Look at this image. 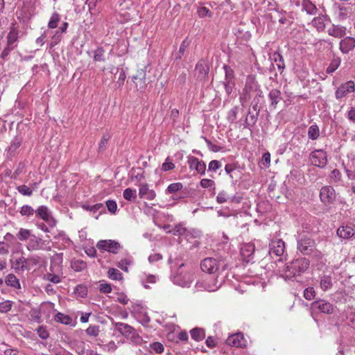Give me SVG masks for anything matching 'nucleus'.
Returning <instances> with one entry per match:
<instances>
[{
	"instance_id": "nucleus-1",
	"label": "nucleus",
	"mask_w": 355,
	"mask_h": 355,
	"mask_svg": "<svg viewBox=\"0 0 355 355\" xmlns=\"http://www.w3.org/2000/svg\"><path fill=\"white\" fill-rule=\"evenodd\" d=\"M309 266V261L306 258H299L285 266V272L287 277L297 276L306 271Z\"/></svg>"
},
{
	"instance_id": "nucleus-2",
	"label": "nucleus",
	"mask_w": 355,
	"mask_h": 355,
	"mask_svg": "<svg viewBox=\"0 0 355 355\" xmlns=\"http://www.w3.org/2000/svg\"><path fill=\"white\" fill-rule=\"evenodd\" d=\"M96 248L101 252L116 254L122 248V245L115 240H101L96 244Z\"/></svg>"
},
{
	"instance_id": "nucleus-3",
	"label": "nucleus",
	"mask_w": 355,
	"mask_h": 355,
	"mask_svg": "<svg viewBox=\"0 0 355 355\" xmlns=\"http://www.w3.org/2000/svg\"><path fill=\"white\" fill-rule=\"evenodd\" d=\"M320 199L322 203L326 206L334 204L336 200L335 189L330 186L321 187L320 190Z\"/></svg>"
},
{
	"instance_id": "nucleus-4",
	"label": "nucleus",
	"mask_w": 355,
	"mask_h": 355,
	"mask_svg": "<svg viewBox=\"0 0 355 355\" xmlns=\"http://www.w3.org/2000/svg\"><path fill=\"white\" fill-rule=\"evenodd\" d=\"M309 160L311 164L317 167H324L327 164V154L323 150H315L311 153Z\"/></svg>"
},
{
	"instance_id": "nucleus-5",
	"label": "nucleus",
	"mask_w": 355,
	"mask_h": 355,
	"mask_svg": "<svg viewBox=\"0 0 355 355\" xmlns=\"http://www.w3.org/2000/svg\"><path fill=\"white\" fill-rule=\"evenodd\" d=\"M315 248V240L309 236H304L297 241V250L304 254H311Z\"/></svg>"
},
{
	"instance_id": "nucleus-6",
	"label": "nucleus",
	"mask_w": 355,
	"mask_h": 355,
	"mask_svg": "<svg viewBox=\"0 0 355 355\" xmlns=\"http://www.w3.org/2000/svg\"><path fill=\"white\" fill-rule=\"evenodd\" d=\"M187 164H189L191 170H195L197 173L201 175H205L206 171V164L196 157L190 155L187 157Z\"/></svg>"
},
{
	"instance_id": "nucleus-7",
	"label": "nucleus",
	"mask_w": 355,
	"mask_h": 355,
	"mask_svg": "<svg viewBox=\"0 0 355 355\" xmlns=\"http://www.w3.org/2000/svg\"><path fill=\"white\" fill-rule=\"evenodd\" d=\"M311 307H312L315 311L329 315L331 314L334 310L332 304L324 300H319L314 302L311 304Z\"/></svg>"
},
{
	"instance_id": "nucleus-8",
	"label": "nucleus",
	"mask_w": 355,
	"mask_h": 355,
	"mask_svg": "<svg viewBox=\"0 0 355 355\" xmlns=\"http://www.w3.org/2000/svg\"><path fill=\"white\" fill-rule=\"evenodd\" d=\"M355 234V225L352 223L341 225L337 230V235L342 239L349 240Z\"/></svg>"
},
{
	"instance_id": "nucleus-9",
	"label": "nucleus",
	"mask_w": 355,
	"mask_h": 355,
	"mask_svg": "<svg viewBox=\"0 0 355 355\" xmlns=\"http://www.w3.org/2000/svg\"><path fill=\"white\" fill-rule=\"evenodd\" d=\"M355 85L353 80H349L342 84L336 92V97L337 99L342 98L347 94L354 92Z\"/></svg>"
},
{
	"instance_id": "nucleus-10",
	"label": "nucleus",
	"mask_w": 355,
	"mask_h": 355,
	"mask_svg": "<svg viewBox=\"0 0 355 355\" xmlns=\"http://www.w3.org/2000/svg\"><path fill=\"white\" fill-rule=\"evenodd\" d=\"M201 269L205 272L214 273L218 269L217 261L214 258H205L200 264Z\"/></svg>"
},
{
	"instance_id": "nucleus-11",
	"label": "nucleus",
	"mask_w": 355,
	"mask_h": 355,
	"mask_svg": "<svg viewBox=\"0 0 355 355\" xmlns=\"http://www.w3.org/2000/svg\"><path fill=\"white\" fill-rule=\"evenodd\" d=\"M36 215L46 221L49 226L54 227L56 224L55 220L51 216L46 207L41 206L36 210Z\"/></svg>"
},
{
	"instance_id": "nucleus-12",
	"label": "nucleus",
	"mask_w": 355,
	"mask_h": 355,
	"mask_svg": "<svg viewBox=\"0 0 355 355\" xmlns=\"http://www.w3.org/2000/svg\"><path fill=\"white\" fill-rule=\"evenodd\" d=\"M227 343L235 347H245L246 346V340L241 333H238L229 336L227 339Z\"/></svg>"
},
{
	"instance_id": "nucleus-13",
	"label": "nucleus",
	"mask_w": 355,
	"mask_h": 355,
	"mask_svg": "<svg viewBox=\"0 0 355 355\" xmlns=\"http://www.w3.org/2000/svg\"><path fill=\"white\" fill-rule=\"evenodd\" d=\"M171 232L173 235L184 236L185 239L189 241L192 238L196 239L199 236V234L197 232L193 231L192 232L191 230H187L180 225L173 228Z\"/></svg>"
},
{
	"instance_id": "nucleus-14",
	"label": "nucleus",
	"mask_w": 355,
	"mask_h": 355,
	"mask_svg": "<svg viewBox=\"0 0 355 355\" xmlns=\"http://www.w3.org/2000/svg\"><path fill=\"white\" fill-rule=\"evenodd\" d=\"M284 252V242L282 239L272 240L270 243V254L280 257Z\"/></svg>"
},
{
	"instance_id": "nucleus-15",
	"label": "nucleus",
	"mask_w": 355,
	"mask_h": 355,
	"mask_svg": "<svg viewBox=\"0 0 355 355\" xmlns=\"http://www.w3.org/2000/svg\"><path fill=\"white\" fill-rule=\"evenodd\" d=\"M200 286L202 287L204 290L207 292H215L219 288L218 280L214 277H209L206 278L200 284Z\"/></svg>"
},
{
	"instance_id": "nucleus-16",
	"label": "nucleus",
	"mask_w": 355,
	"mask_h": 355,
	"mask_svg": "<svg viewBox=\"0 0 355 355\" xmlns=\"http://www.w3.org/2000/svg\"><path fill=\"white\" fill-rule=\"evenodd\" d=\"M154 190L150 189L147 184H141L139 187V196L141 199L154 200L156 198Z\"/></svg>"
},
{
	"instance_id": "nucleus-17",
	"label": "nucleus",
	"mask_w": 355,
	"mask_h": 355,
	"mask_svg": "<svg viewBox=\"0 0 355 355\" xmlns=\"http://www.w3.org/2000/svg\"><path fill=\"white\" fill-rule=\"evenodd\" d=\"M209 71L207 63L204 60L198 61L196 65L195 73L198 80H204Z\"/></svg>"
},
{
	"instance_id": "nucleus-18",
	"label": "nucleus",
	"mask_w": 355,
	"mask_h": 355,
	"mask_svg": "<svg viewBox=\"0 0 355 355\" xmlns=\"http://www.w3.org/2000/svg\"><path fill=\"white\" fill-rule=\"evenodd\" d=\"M24 241L26 242V245L29 250H34L38 246L37 239L31 234L30 230L24 229Z\"/></svg>"
},
{
	"instance_id": "nucleus-19",
	"label": "nucleus",
	"mask_w": 355,
	"mask_h": 355,
	"mask_svg": "<svg viewBox=\"0 0 355 355\" xmlns=\"http://www.w3.org/2000/svg\"><path fill=\"white\" fill-rule=\"evenodd\" d=\"M355 47V39L352 37H347L340 42V49L343 53H348Z\"/></svg>"
},
{
	"instance_id": "nucleus-20",
	"label": "nucleus",
	"mask_w": 355,
	"mask_h": 355,
	"mask_svg": "<svg viewBox=\"0 0 355 355\" xmlns=\"http://www.w3.org/2000/svg\"><path fill=\"white\" fill-rule=\"evenodd\" d=\"M194 279L193 272H187L184 275L181 273L177 277V282L182 287H187L191 285Z\"/></svg>"
},
{
	"instance_id": "nucleus-21",
	"label": "nucleus",
	"mask_w": 355,
	"mask_h": 355,
	"mask_svg": "<svg viewBox=\"0 0 355 355\" xmlns=\"http://www.w3.org/2000/svg\"><path fill=\"white\" fill-rule=\"evenodd\" d=\"M268 98L270 101V110H274L276 108L277 104L282 99V93L279 90L272 89L268 94Z\"/></svg>"
},
{
	"instance_id": "nucleus-22",
	"label": "nucleus",
	"mask_w": 355,
	"mask_h": 355,
	"mask_svg": "<svg viewBox=\"0 0 355 355\" xmlns=\"http://www.w3.org/2000/svg\"><path fill=\"white\" fill-rule=\"evenodd\" d=\"M114 326L116 330L126 338L133 334L134 332L135 331L134 327H131L129 324H124L122 322H116L115 323Z\"/></svg>"
},
{
	"instance_id": "nucleus-23",
	"label": "nucleus",
	"mask_w": 355,
	"mask_h": 355,
	"mask_svg": "<svg viewBox=\"0 0 355 355\" xmlns=\"http://www.w3.org/2000/svg\"><path fill=\"white\" fill-rule=\"evenodd\" d=\"M345 30L343 26L332 25L328 28V34L336 38H342L345 35Z\"/></svg>"
},
{
	"instance_id": "nucleus-24",
	"label": "nucleus",
	"mask_w": 355,
	"mask_h": 355,
	"mask_svg": "<svg viewBox=\"0 0 355 355\" xmlns=\"http://www.w3.org/2000/svg\"><path fill=\"white\" fill-rule=\"evenodd\" d=\"M254 252V246L251 243L242 244L240 252L244 259H248Z\"/></svg>"
},
{
	"instance_id": "nucleus-25",
	"label": "nucleus",
	"mask_w": 355,
	"mask_h": 355,
	"mask_svg": "<svg viewBox=\"0 0 355 355\" xmlns=\"http://www.w3.org/2000/svg\"><path fill=\"white\" fill-rule=\"evenodd\" d=\"M191 336L195 341L202 340L205 337V331L202 328L195 327L190 331Z\"/></svg>"
},
{
	"instance_id": "nucleus-26",
	"label": "nucleus",
	"mask_w": 355,
	"mask_h": 355,
	"mask_svg": "<svg viewBox=\"0 0 355 355\" xmlns=\"http://www.w3.org/2000/svg\"><path fill=\"white\" fill-rule=\"evenodd\" d=\"M325 16L315 17L312 21V25L314 28H317L318 31H322L325 28Z\"/></svg>"
},
{
	"instance_id": "nucleus-27",
	"label": "nucleus",
	"mask_w": 355,
	"mask_h": 355,
	"mask_svg": "<svg viewBox=\"0 0 355 355\" xmlns=\"http://www.w3.org/2000/svg\"><path fill=\"white\" fill-rule=\"evenodd\" d=\"M273 60L276 63L277 69L279 71H282L285 69L284 60L282 55L279 52H275L273 53Z\"/></svg>"
},
{
	"instance_id": "nucleus-28",
	"label": "nucleus",
	"mask_w": 355,
	"mask_h": 355,
	"mask_svg": "<svg viewBox=\"0 0 355 355\" xmlns=\"http://www.w3.org/2000/svg\"><path fill=\"white\" fill-rule=\"evenodd\" d=\"M5 283L14 288H20L19 280L17 279L13 274H9L7 277H6Z\"/></svg>"
},
{
	"instance_id": "nucleus-29",
	"label": "nucleus",
	"mask_w": 355,
	"mask_h": 355,
	"mask_svg": "<svg viewBox=\"0 0 355 355\" xmlns=\"http://www.w3.org/2000/svg\"><path fill=\"white\" fill-rule=\"evenodd\" d=\"M108 277L110 279L114 281H121L123 279V274L116 268H112L108 270Z\"/></svg>"
},
{
	"instance_id": "nucleus-30",
	"label": "nucleus",
	"mask_w": 355,
	"mask_h": 355,
	"mask_svg": "<svg viewBox=\"0 0 355 355\" xmlns=\"http://www.w3.org/2000/svg\"><path fill=\"white\" fill-rule=\"evenodd\" d=\"M123 196L125 200H127L128 201H132V200H136L137 199L136 189H133L130 187L126 188L123 191Z\"/></svg>"
},
{
	"instance_id": "nucleus-31",
	"label": "nucleus",
	"mask_w": 355,
	"mask_h": 355,
	"mask_svg": "<svg viewBox=\"0 0 355 355\" xmlns=\"http://www.w3.org/2000/svg\"><path fill=\"white\" fill-rule=\"evenodd\" d=\"M55 320L61 324H70L72 321V319L68 315H64V314L58 313L55 316Z\"/></svg>"
},
{
	"instance_id": "nucleus-32",
	"label": "nucleus",
	"mask_w": 355,
	"mask_h": 355,
	"mask_svg": "<svg viewBox=\"0 0 355 355\" xmlns=\"http://www.w3.org/2000/svg\"><path fill=\"white\" fill-rule=\"evenodd\" d=\"M320 285L321 289L323 290L324 291H326L328 289H329L332 286L331 277L329 276L322 277L320 279Z\"/></svg>"
},
{
	"instance_id": "nucleus-33",
	"label": "nucleus",
	"mask_w": 355,
	"mask_h": 355,
	"mask_svg": "<svg viewBox=\"0 0 355 355\" xmlns=\"http://www.w3.org/2000/svg\"><path fill=\"white\" fill-rule=\"evenodd\" d=\"M308 137L310 139L315 140L319 137V128L314 124L310 125L308 130Z\"/></svg>"
},
{
	"instance_id": "nucleus-34",
	"label": "nucleus",
	"mask_w": 355,
	"mask_h": 355,
	"mask_svg": "<svg viewBox=\"0 0 355 355\" xmlns=\"http://www.w3.org/2000/svg\"><path fill=\"white\" fill-rule=\"evenodd\" d=\"M60 19V17L57 12H54L53 14H52L48 22V28H56Z\"/></svg>"
},
{
	"instance_id": "nucleus-35",
	"label": "nucleus",
	"mask_w": 355,
	"mask_h": 355,
	"mask_svg": "<svg viewBox=\"0 0 355 355\" xmlns=\"http://www.w3.org/2000/svg\"><path fill=\"white\" fill-rule=\"evenodd\" d=\"M303 8L306 13L309 15H315L317 12V8L309 1H304Z\"/></svg>"
},
{
	"instance_id": "nucleus-36",
	"label": "nucleus",
	"mask_w": 355,
	"mask_h": 355,
	"mask_svg": "<svg viewBox=\"0 0 355 355\" xmlns=\"http://www.w3.org/2000/svg\"><path fill=\"white\" fill-rule=\"evenodd\" d=\"M132 263V261H131V258L126 257L123 259H121V261H119L117 263V266L121 268L124 272L128 271V266Z\"/></svg>"
},
{
	"instance_id": "nucleus-37",
	"label": "nucleus",
	"mask_w": 355,
	"mask_h": 355,
	"mask_svg": "<svg viewBox=\"0 0 355 355\" xmlns=\"http://www.w3.org/2000/svg\"><path fill=\"white\" fill-rule=\"evenodd\" d=\"M99 326H96V324H91L86 329V334L89 336H98L100 333Z\"/></svg>"
},
{
	"instance_id": "nucleus-38",
	"label": "nucleus",
	"mask_w": 355,
	"mask_h": 355,
	"mask_svg": "<svg viewBox=\"0 0 355 355\" xmlns=\"http://www.w3.org/2000/svg\"><path fill=\"white\" fill-rule=\"evenodd\" d=\"M44 279L53 284H58L60 282L59 275L53 272H47L45 274Z\"/></svg>"
},
{
	"instance_id": "nucleus-39",
	"label": "nucleus",
	"mask_w": 355,
	"mask_h": 355,
	"mask_svg": "<svg viewBox=\"0 0 355 355\" xmlns=\"http://www.w3.org/2000/svg\"><path fill=\"white\" fill-rule=\"evenodd\" d=\"M182 188H183V185L181 182H175V183L171 184L167 187L166 191L168 193L171 194V193H174L177 191H180Z\"/></svg>"
},
{
	"instance_id": "nucleus-40",
	"label": "nucleus",
	"mask_w": 355,
	"mask_h": 355,
	"mask_svg": "<svg viewBox=\"0 0 355 355\" xmlns=\"http://www.w3.org/2000/svg\"><path fill=\"white\" fill-rule=\"evenodd\" d=\"M17 38V31H16L15 27H12L8 35V45L11 46Z\"/></svg>"
},
{
	"instance_id": "nucleus-41",
	"label": "nucleus",
	"mask_w": 355,
	"mask_h": 355,
	"mask_svg": "<svg viewBox=\"0 0 355 355\" xmlns=\"http://www.w3.org/2000/svg\"><path fill=\"white\" fill-rule=\"evenodd\" d=\"M200 186L202 188H213L215 189V182L211 179L202 178L200 181Z\"/></svg>"
},
{
	"instance_id": "nucleus-42",
	"label": "nucleus",
	"mask_w": 355,
	"mask_h": 355,
	"mask_svg": "<svg viewBox=\"0 0 355 355\" xmlns=\"http://www.w3.org/2000/svg\"><path fill=\"white\" fill-rule=\"evenodd\" d=\"M304 296L307 300H312L315 297V291L313 287H308L304 290Z\"/></svg>"
},
{
	"instance_id": "nucleus-43",
	"label": "nucleus",
	"mask_w": 355,
	"mask_h": 355,
	"mask_svg": "<svg viewBox=\"0 0 355 355\" xmlns=\"http://www.w3.org/2000/svg\"><path fill=\"white\" fill-rule=\"evenodd\" d=\"M104 49L102 48H98L94 51V60L95 61H104Z\"/></svg>"
},
{
	"instance_id": "nucleus-44",
	"label": "nucleus",
	"mask_w": 355,
	"mask_h": 355,
	"mask_svg": "<svg viewBox=\"0 0 355 355\" xmlns=\"http://www.w3.org/2000/svg\"><path fill=\"white\" fill-rule=\"evenodd\" d=\"M109 139H110L109 135H103L102 136L101 141L98 144L99 151H103L105 149L107 142L109 141Z\"/></svg>"
},
{
	"instance_id": "nucleus-45",
	"label": "nucleus",
	"mask_w": 355,
	"mask_h": 355,
	"mask_svg": "<svg viewBox=\"0 0 355 355\" xmlns=\"http://www.w3.org/2000/svg\"><path fill=\"white\" fill-rule=\"evenodd\" d=\"M228 195L225 191H220L216 196V201L219 204L226 202L228 200Z\"/></svg>"
},
{
	"instance_id": "nucleus-46",
	"label": "nucleus",
	"mask_w": 355,
	"mask_h": 355,
	"mask_svg": "<svg viewBox=\"0 0 355 355\" xmlns=\"http://www.w3.org/2000/svg\"><path fill=\"white\" fill-rule=\"evenodd\" d=\"M146 71L144 69H138L135 76H133L134 80H139V81H145L146 80Z\"/></svg>"
},
{
	"instance_id": "nucleus-47",
	"label": "nucleus",
	"mask_w": 355,
	"mask_h": 355,
	"mask_svg": "<svg viewBox=\"0 0 355 355\" xmlns=\"http://www.w3.org/2000/svg\"><path fill=\"white\" fill-rule=\"evenodd\" d=\"M175 168V165L170 161L169 157H167L165 162L162 165V170L163 171H168L173 170Z\"/></svg>"
},
{
	"instance_id": "nucleus-48",
	"label": "nucleus",
	"mask_w": 355,
	"mask_h": 355,
	"mask_svg": "<svg viewBox=\"0 0 355 355\" xmlns=\"http://www.w3.org/2000/svg\"><path fill=\"white\" fill-rule=\"evenodd\" d=\"M340 62V60H333L329 66L327 67V72L330 73L333 71H335L338 68Z\"/></svg>"
},
{
	"instance_id": "nucleus-49",
	"label": "nucleus",
	"mask_w": 355,
	"mask_h": 355,
	"mask_svg": "<svg viewBox=\"0 0 355 355\" xmlns=\"http://www.w3.org/2000/svg\"><path fill=\"white\" fill-rule=\"evenodd\" d=\"M99 290L102 293H111L112 288L109 283H101L99 286Z\"/></svg>"
},
{
	"instance_id": "nucleus-50",
	"label": "nucleus",
	"mask_w": 355,
	"mask_h": 355,
	"mask_svg": "<svg viewBox=\"0 0 355 355\" xmlns=\"http://www.w3.org/2000/svg\"><path fill=\"white\" fill-rule=\"evenodd\" d=\"M151 349L157 354H161L164 351V346L159 342H155L150 344Z\"/></svg>"
},
{
	"instance_id": "nucleus-51",
	"label": "nucleus",
	"mask_w": 355,
	"mask_h": 355,
	"mask_svg": "<svg viewBox=\"0 0 355 355\" xmlns=\"http://www.w3.org/2000/svg\"><path fill=\"white\" fill-rule=\"evenodd\" d=\"M12 308V302L10 301H5L0 304V311L1 313H8Z\"/></svg>"
},
{
	"instance_id": "nucleus-52",
	"label": "nucleus",
	"mask_w": 355,
	"mask_h": 355,
	"mask_svg": "<svg viewBox=\"0 0 355 355\" xmlns=\"http://www.w3.org/2000/svg\"><path fill=\"white\" fill-rule=\"evenodd\" d=\"M206 144H207L209 150H211L212 152L218 153L223 149V148L221 146H220L217 144H214L212 142H211L210 141L207 140V139H206Z\"/></svg>"
},
{
	"instance_id": "nucleus-53",
	"label": "nucleus",
	"mask_w": 355,
	"mask_h": 355,
	"mask_svg": "<svg viewBox=\"0 0 355 355\" xmlns=\"http://www.w3.org/2000/svg\"><path fill=\"white\" fill-rule=\"evenodd\" d=\"M105 205H106L107 209H108L111 213H113V214L115 213L117 206H116V203L114 200H107L105 202Z\"/></svg>"
},
{
	"instance_id": "nucleus-54",
	"label": "nucleus",
	"mask_w": 355,
	"mask_h": 355,
	"mask_svg": "<svg viewBox=\"0 0 355 355\" xmlns=\"http://www.w3.org/2000/svg\"><path fill=\"white\" fill-rule=\"evenodd\" d=\"M38 336L42 339H46L49 336V333L43 326L38 327L37 329Z\"/></svg>"
},
{
	"instance_id": "nucleus-55",
	"label": "nucleus",
	"mask_w": 355,
	"mask_h": 355,
	"mask_svg": "<svg viewBox=\"0 0 355 355\" xmlns=\"http://www.w3.org/2000/svg\"><path fill=\"white\" fill-rule=\"evenodd\" d=\"M220 167V164L217 160H212L208 164V170L213 172H216Z\"/></svg>"
},
{
	"instance_id": "nucleus-56",
	"label": "nucleus",
	"mask_w": 355,
	"mask_h": 355,
	"mask_svg": "<svg viewBox=\"0 0 355 355\" xmlns=\"http://www.w3.org/2000/svg\"><path fill=\"white\" fill-rule=\"evenodd\" d=\"M207 347L209 348L216 347L217 345L216 339L214 336H208L205 341Z\"/></svg>"
},
{
	"instance_id": "nucleus-57",
	"label": "nucleus",
	"mask_w": 355,
	"mask_h": 355,
	"mask_svg": "<svg viewBox=\"0 0 355 355\" xmlns=\"http://www.w3.org/2000/svg\"><path fill=\"white\" fill-rule=\"evenodd\" d=\"M261 161L262 164L265 167H269V166L270 165V154L269 153H263V155H262Z\"/></svg>"
},
{
	"instance_id": "nucleus-58",
	"label": "nucleus",
	"mask_w": 355,
	"mask_h": 355,
	"mask_svg": "<svg viewBox=\"0 0 355 355\" xmlns=\"http://www.w3.org/2000/svg\"><path fill=\"white\" fill-rule=\"evenodd\" d=\"M127 338L130 339L136 344H140L141 342V338L139 334H137L136 331L134 332V334L128 336Z\"/></svg>"
},
{
	"instance_id": "nucleus-59",
	"label": "nucleus",
	"mask_w": 355,
	"mask_h": 355,
	"mask_svg": "<svg viewBox=\"0 0 355 355\" xmlns=\"http://www.w3.org/2000/svg\"><path fill=\"white\" fill-rule=\"evenodd\" d=\"M76 291L77 293L80 294L81 297H84L87 295V287L82 285H78L76 288Z\"/></svg>"
},
{
	"instance_id": "nucleus-60",
	"label": "nucleus",
	"mask_w": 355,
	"mask_h": 355,
	"mask_svg": "<svg viewBox=\"0 0 355 355\" xmlns=\"http://www.w3.org/2000/svg\"><path fill=\"white\" fill-rule=\"evenodd\" d=\"M198 16H200V17H205L206 16L211 17V15H210L209 10L206 7H201L198 10Z\"/></svg>"
},
{
	"instance_id": "nucleus-61",
	"label": "nucleus",
	"mask_w": 355,
	"mask_h": 355,
	"mask_svg": "<svg viewBox=\"0 0 355 355\" xmlns=\"http://www.w3.org/2000/svg\"><path fill=\"white\" fill-rule=\"evenodd\" d=\"M116 301L123 304H128L129 299L125 294H118Z\"/></svg>"
},
{
	"instance_id": "nucleus-62",
	"label": "nucleus",
	"mask_w": 355,
	"mask_h": 355,
	"mask_svg": "<svg viewBox=\"0 0 355 355\" xmlns=\"http://www.w3.org/2000/svg\"><path fill=\"white\" fill-rule=\"evenodd\" d=\"M310 255L313 256V257L318 261L320 260L324 257V254L321 252V251L318 250L316 248L314 249L313 252L311 253Z\"/></svg>"
},
{
	"instance_id": "nucleus-63",
	"label": "nucleus",
	"mask_w": 355,
	"mask_h": 355,
	"mask_svg": "<svg viewBox=\"0 0 355 355\" xmlns=\"http://www.w3.org/2000/svg\"><path fill=\"white\" fill-rule=\"evenodd\" d=\"M189 46V42L188 40H187V39H184L180 45V47L179 49L180 53L182 55H183L185 51V49H187Z\"/></svg>"
},
{
	"instance_id": "nucleus-64",
	"label": "nucleus",
	"mask_w": 355,
	"mask_h": 355,
	"mask_svg": "<svg viewBox=\"0 0 355 355\" xmlns=\"http://www.w3.org/2000/svg\"><path fill=\"white\" fill-rule=\"evenodd\" d=\"M348 119L353 123H355V109L352 107L347 114Z\"/></svg>"
}]
</instances>
